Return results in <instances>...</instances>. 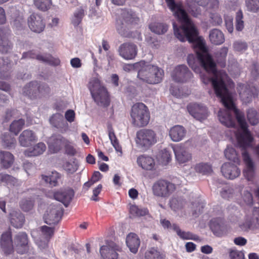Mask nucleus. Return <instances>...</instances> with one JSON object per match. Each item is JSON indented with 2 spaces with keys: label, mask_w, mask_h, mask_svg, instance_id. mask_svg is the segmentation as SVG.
Masks as SVG:
<instances>
[{
  "label": "nucleus",
  "mask_w": 259,
  "mask_h": 259,
  "mask_svg": "<svg viewBox=\"0 0 259 259\" xmlns=\"http://www.w3.org/2000/svg\"><path fill=\"white\" fill-rule=\"evenodd\" d=\"M165 2L168 7L181 23V26L178 27L176 22H173L175 35L182 42L187 40L190 42L196 44L199 50L196 54L198 60L206 72L213 75L211 77L201 75L202 82L205 84L211 83L215 94L221 99L222 103L227 109L234 108L235 105L223 77L226 74L217 70L215 63L208 53L205 44L198 37V30L187 13L183 9L182 4H176L175 0H165Z\"/></svg>",
  "instance_id": "obj_1"
},
{
  "label": "nucleus",
  "mask_w": 259,
  "mask_h": 259,
  "mask_svg": "<svg viewBox=\"0 0 259 259\" xmlns=\"http://www.w3.org/2000/svg\"><path fill=\"white\" fill-rule=\"evenodd\" d=\"M230 110H233L236 119L239 124L241 130H238L235 136L240 147L242 148V155L245 164V168L243 173L245 178L251 181L254 177V164L250 158L246 148L251 146L253 138L248 131L247 123L245 118L244 113L237 109L236 106L227 110H220L218 113V117L220 122L228 127H234L235 121L233 119Z\"/></svg>",
  "instance_id": "obj_2"
},
{
  "label": "nucleus",
  "mask_w": 259,
  "mask_h": 259,
  "mask_svg": "<svg viewBox=\"0 0 259 259\" xmlns=\"http://www.w3.org/2000/svg\"><path fill=\"white\" fill-rule=\"evenodd\" d=\"M131 122L133 126L143 127L149 122L150 113L147 106L143 103L134 104L130 111Z\"/></svg>",
  "instance_id": "obj_3"
},
{
  "label": "nucleus",
  "mask_w": 259,
  "mask_h": 259,
  "mask_svg": "<svg viewBox=\"0 0 259 259\" xmlns=\"http://www.w3.org/2000/svg\"><path fill=\"white\" fill-rule=\"evenodd\" d=\"M51 88L46 83L32 81L27 84L23 89V94L31 99L40 98L48 95Z\"/></svg>",
  "instance_id": "obj_4"
},
{
  "label": "nucleus",
  "mask_w": 259,
  "mask_h": 259,
  "mask_svg": "<svg viewBox=\"0 0 259 259\" xmlns=\"http://www.w3.org/2000/svg\"><path fill=\"white\" fill-rule=\"evenodd\" d=\"M176 186L168 181L160 179L156 181L152 187L153 195L161 198L168 197L175 190Z\"/></svg>",
  "instance_id": "obj_5"
},
{
  "label": "nucleus",
  "mask_w": 259,
  "mask_h": 259,
  "mask_svg": "<svg viewBox=\"0 0 259 259\" xmlns=\"http://www.w3.org/2000/svg\"><path fill=\"white\" fill-rule=\"evenodd\" d=\"M136 142L139 146L147 149L156 142V134L151 130H140L137 132Z\"/></svg>",
  "instance_id": "obj_6"
},
{
  "label": "nucleus",
  "mask_w": 259,
  "mask_h": 259,
  "mask_svg": "<svg viewBox=\"0 0 259 259\" xmlns=\"http://www.w3.org/2000/svg\"><path fill=\"white\" fill-rule=\"evenodd\" d=\"M63 209L60 205H51L45 215V222L50 225L57 224L61 219Z\"/></svg>",
  "instance_id": "obj_7"
},
{
  "label": "nucleus",
  "mask_w": 259,
  "mask_h": 259,
  "mask_svg": "<svg viewBox=\"0 0 259 259\" xmlns=\"http://www.w3.org/2000/svg\"><path fill=\"white\" fill-rule=\"evenodd\" d=\"M28 25L30 29L37 33L44 31L46 23L42 16L36 13H32L27 19Z\"/></svg>",
  "instance_id": "obj_8"
},
{
  "label": "nucleus",
  "mask_w": 259,
  "mask_h": 259,
  "mask_svg": "<svg viewBox=\"0 0 259 259\" xmlns=\"http://www.w3.org/2000/svg\"><path fill=\"white\" fill-rule=\"evenodd\" d=\"M0 247L6 255L12 254L14 251L12 233L10 228L4 232L0 238Z\"/></svg>",
  "instance_id": "obj_9"
},
{
  "label": "nucleus",
  "mask_w": 259,
  "mask_h": 259,
  "mask_svg": "<svg viewBox=\"0 0 259 259\" xmlns=\"http://www.w3.org/2000/svg\"><path fill=\"white\" fill-rule=\"evenodd\" d=\"M118 52L119 55L124 59L132 60L135 58L137 55L138 47L133 42H124L119 46Z\"/></svg>",
  "instance_id": "obj_10"
},
{
  "label": "nucleus",
  "mask_w": 259,
  "mask_h": 259,
  "mask_svg": "<svg viewBox=\"0 0 259 259\" xmlns=\"http://www.w3.org/2000/svg\"><path fill=\"white\" fill-rule=\"evenodd\" d=\"M29 239L27 234L24 232L17 234L14 238V243L17 253L23 254L29 250Z\"/></svg>",
  "instance_id": "obj_11"
},
{
  "label": "nucleus",
  "mask_w": 259,
  "mask_h": 259,
  "mask_svg": "<svg viewBox=\"0 0 259 259\" xmlns=\"http://www.w3.org/2000/svg\"><path fill=\"white\" fill-rule=\"evenodd\" d=\"M171 76L176 82H185L193 77V74L186 65H181L175 67Z\"/></svg>",
  "instance_id": "obj_12"
},
{
  "label": "nucleus",
  "mask_w": 259,
  "mask_h": 259,
  "mask_svg": "<svg viewBox=\"0 0 259 259\" xmlns=\"http://www.w3.org/2000/svg\"><path fill=\"white\" fill-rule=\"evenodd\" d=\"M150 71L148 77H146L143 72H141V75L144 78V81L149 84H156L159 83L162 79L164 75L163 70L156 66L148 68Z\"/></svg>",
  "instance_id": "obj_13"
},
{
  "label": "nucleus",
  "mask_w": 259,
  "mask_h": 259,
  "mask_svg": "<svg viewBox=\"0 0 259 259\" xmlns=\"http://www.w3.org/2000/svg\"><path fill=\"white\" fill-rule=\"evenodd\" d=\"M187 108L189 113L197 120H204L208 116L207 108L202 105L191 103L187 106Z\"/></svg>",
  "instance_id": "obj_14"
},
{
  "label": "nucleus",
  "mask_w": 259,
  "mask_h": 259,
  "mask_svg": "<svg viewBox=\"0 0 259 259\" xmlns=\"http://www.w3.org/2000/svg\"><path fill=\"white\" fill-rule=\"evenodd\" d=\"M238 92L241 100L245 104L251 102L252 99L257 96V89L254 87H250L248 85H240Z\"/></svg>",
  "instance_id": "obj_15"
},
{
  "label": "nucleus",
  "mask_w": 259,
  "mask_h": 259,
  "mask_svg": "<svg viewBox=\"0 0 259 259\" xmlns=\"http://www.w3.org/2000/svg\"><path fill=\"white\" fill-rule=\"evenodd\" d=\"M221 172L223 176L228 179L234 180L241 174L240 168L231 162H225L221 166Z\"/></svg>",
  "instance_id": "obj_16"
},
{
  "label": "nucleus",
  "mask_w": 259,
  "mask_h": 259,
  "mask_svg": "<svg viewBox=\"0 0 259 259\" xmlns=\"http://www.w3.org/2000/svg\"><path fill=\"white\" fill-rule=\"evenodd\" d=\"M91 94L94 101L99 106L107 107L109 105V95L105 88L100 87L96 92L91 91Z\"/></svg>",
  "instance_id": "obj_17"
},
{
  "label": "nucleus",
  "mask_w": 259,
  "mask_h": 259,
  "mask_svg": "<svg viewBox=\"0 0 259 259\" xmlns=\"http://www.w3.org/2000/svg\"><path fill=\"white\" fill-rule=\"evenodd\" d=\"M22 58L36 59L38 60L46 62L50 65L57 66L59 65L60 61L59 59L55 58L51 55L42 56L41 55H36L34 51H29L23 53Z\"/></svg>",
  "instance_id": "obj_18"
},
{
  "label": "nucleus",
  "mask_w": 259,
  "mask_h": 259,
  "mask_svg": "<svg viewBox=\"0 0 259 259\" xmlns=\"http://www.w3.org/2000/svg\"><path fill=\"white\" fill-rule=\"evenodd\" d=\"M162 226L164 228L169 229L172 227L173 230L175 231L177 235L182 239H192L196 240L195 235H193L189 232H185L182 231L179 226L176 224H173L171 225L170 222L166 219L161 220L160 221Z\"/></svg>",
  "instance_id": "obj_19"
},
{
  "label": "nucleus",
  "mask_w": 259,
  "mask_h": 259,
  "mask_svg": "<svg viewBox=\"0 0 259 259\" xmlns=\"http://www.w3.org/2000/svg\"><path fill=\"white\" fill-rule=\"evenodd\" d=\"M121 251V248L117 245L110 246L103 245L100 249V254L103 259H118V252Z\"/></svg>",
  "instance_id": "obj_20"
},
{
  "label": "nucleus",
  "mask_w": 259,
  "mask_h": 259,
  "mask_svg": "<svg viewBox=\"0 0 259 259\" xmlns=\"http://www.w3.org/2000/svg\"><path fill=\"white\" fill-rule=\"evenodd\" d=\"M209 227L216 236L221 237L227 232V227L221 218H214L210 221Z\"/></svg>",
  "instance_id": "obj_21"
},
{
  "label": "nucleus",
  "mask_w": 259,
  "mask_h": 259,
  "mask_svg": "<svg viewBox=\"0 0 259 259\" xmlns=\"http://www.w3.org/2000/svg\"><path fill=\"white\" fill-rule=\"evenodd\" d=\"M67 142V140L61 135L53 136L50 139L49 149L51 153H55L60 151L62 146Z\"/></svg>",
  "instance_id": "obj_22"
},
{
  "label": "nucleus",
  "mask_w": 259,
  "mask_h": 259,
  "mask_svg": "<svg viewBox=\"0 0 259 259\" xmlns=\"http://www.w3.org/2000/svg\"><path fill=\"white\" fill-rule=\"evenodd\" d=\"M9 31L4 28H0V52L3 54L10 52L12 49V45L8 38Z\"/></svg>",
  "instance_id": "obj_23"
},
{
  "label": "nucleus",
  "mask_w": 259,
  "mask_h": 259,
  "mask_svg": "<svg viewBox=\"0 0 259 259\" xmlns=\"http://www.w3.org/2000/svg\"><path fill=\"white\" fill-rule=\"evenodd\" d=\"M74 195V192L72 189H67L54 193L55 199L61 202L67 207L71 201Z\"/></svg>",
  "instance_id": "obj_24"
},
{
  "label": "nucleus",
  "mask_w": 259,
  "mask_h": 259,
  "mask_svg": "<svg viewBox=\"0 0 259 259\" xmlns=\"http://www.w3.org/2000/svg\"><path fill=\"white\" fill-rule=\"evenodd\" d=\"M186 133L187 131L183 126L176 125L169 129L168 135L172 141L178 142L184 139Z\"/></svg>",
  "instance_id": "obj_25"
},
{
  "label": "nucleus",
  "mask_w": 259,
  "mask_h": 259,
  "mask_svg": "<svg viewBox=\"0 0 259 259\" xmlns=\"http://www.w3.org/2000/svg\"><path fill=\"white\" fill-rule=\"evenodd\" d=\"M9 220L12 226L16 228L23 227L25 221V217L20 210H12L9 214Z\"/></svg>",
  "instance_id": "obj_26"
},
{
  "label": "nucleus",
  "mask_w": 259,
  "mask_h": 259,
  "mask_svg": "<svg viewBox=\"0 0 259 259\" xmlns=\"http://www.w3.org/2000/svg\"><path fill=\"white\" fill-rule=\"evenodd\" d=\"M174 151L176 158L179 163H184L191 159V154L182 146L176 147Z\"/></svg>",
  "instance_id": "obj_27"
},
{
  "label": "nucleus",
  "mask_w": 259,
  "mask_h": 259,
  "mask_svg": "<svg viewBox=\"0 0 259 259\" xmlns=\"http://www.w3.org/2000/svg\"><path fill=\"white\" fill-rule=\"evenodd\" d=\"M50 121L53 126L60 129L61 132H66L68 128L67 122L64 120L63 115L60 113L52 115Z\"/></svg>",
  "instance_id": "obj_28"
},
{
  "label": "nucleus",
  "mask_w": 259,
  "mask_h": 259,
  "mask_svg": "<svg viewBox=\"0 0 259 259\" xmlns=\"http://www.w3.org/2000/svg\"><path fill=\"white\" fill-rule=\"evenodd\" d=\"M137 162L139 166L146 170H152L155 166L154 159L151 156L146 155L139 156L137 158Z\"/></svg>",
  "instance_id": "obj_29"
},
{
  "label": "nucleus",
  "mask_w": 259,
  "mask_h": 259,
  "mask_svg": "<svg viewBox=\"0 0 259 259\" xmlns=\"http://www.w3.org/2000/svg\"><path fill=\"white\" fill-rule=\"evenodd\" d=\"M126 243L131 252L137 253L140 245V240L136 234L130 233L126 237Z\"/></svg>",
  "instance_id": "obj_30"
},
{
  "label": "nucleus",
  "mask_w": 259,
  "mask_h": 259,
  "mask_svg": "<svg viewBox=\"0 0 259 259\" xmlns=\"http://www.w3.org/2000/svg\"><path fill=\"white\" fill-rule=\"evenodd\" d=\"M36 140V136L34 133L30 130H24L19 137L20 145L23 147L29 146L32 142Z\"/></svg>",
  "instance_id": "obj_31"
},
{
  "label": "nucleus",
  "mask_w": 259,
  "mask_h": 259,
  "mask_svg": "<svg viewBox=\"0 0 259 259\" xmlns=\"http://www.w3.org/2000/svg\"><path fill=\"white\" fill-rule=\"evenodd\" d=\"M123 19L122 24L134 25L137 24L139 21L135 12L132 10H124L121 13Z\"/></svg>",
  "instance_id": "obj_32"
},
{
  "label": "nucleus",
  "mask_w": 259,
  "mask_h": 259,
  "mask_svg": "<svg viewBox=\"0 0 259 259\" xmlns=\"http://www.w3.org/2000/svg\"><path fill=\"white\" fill-rule=\"evenodd\" d=\"M209 38L210 42L215 45H220L225 41L223 33L218 29H213L210 31Z\"/></svg>",
  "instance_id": "obj_33"
},
{
  "label": "nucleus",
  "mask_w": 259,
  "mask_h": 259,
  "mask_svg": "<svg viewBox=\"0 0 259 259\" xmlns=\"http://www.w3.org/2000/svg\"><path fill=\"white\" fill-rule=\"evenodd\" d=\"M46 149V145L41 142L38 143L33 147L26 150L24 151V154L28 157L36 156L42 154Z\"/></svg>",
  "instance_id": "obj_34"
},
{
  "label": "nucleus",
  "mask_w": 259,
  "mask_h": 259,
  "mask_svg": "<svg viewBox=\"0 0 259 259\" xmlns=\"http://www.w3.org/2000/svg\"><path fill=\"white\" fill-rule=\"evenodd\" d=\"M14 161V157L10 152H0V163L4 167L6 168L10 167L13 163Z\"/></svg>",
  "instance_id": "obj_35"
},
{
  "label": "nucleus",
  "mask_w": 259,
  "mask_h": 259,
  "mask_svg": "<svg viewBox=\"0 0 259 259\" xmlns=\"http://www.w3.org/2000/svg\"><path fill=\"white\" fill-rule=\"evenodd\" d=\"M11 68L10 61L8 58H0V77L6 78L9 75Z\"/></svg>",
  "instance_id": "obj_36"
},
{
  "label": "nucleus",
  "mask_w": 259,
  "mask_h": 259,
  "mask_svg": "<svg viewBox=\"0 0 259 259\" xmlns=\"http://www.w3.org/2000/svg\"><path fill=\"white\" fill-rule=\"evenodd\" d=\"M228 52V48L223 47L214 54L218 64L222 68L226 66V57Z\"/></svg>",
  "instance_id": "obj_37"
},
{
  "label": "nucleus",
  "mask_w": 259,
  "mask_h": 259,
  "mask_svg": "<svg viewBox=\"0 0 259 259\" xmlns=\"http://www.w3.org/2000/svg\"><path fill=\"white\" fill-rule=\"evenodd\" d=\"M61 178V175L56 171H52L50 176L41 175V179L51 186L55 187L58 185V181Z\"/></svg>",
  "instance_id": "obj_38"
},
{
  "label": "nucleus",
  "mask_w": 259,
  "mask_h": 259,
  "mask_svg": "<svg viewBox=\"0 0 259 259\" xmlns=\"http://www.w3.org/2000/svg\"><path fill=\"white\" fill-rule=\"evenodd\" d=\"M33 5L37 9L42 12H46L51 9L52 0H33Z\"/></svg>",
  "instance_id": "obj_39"
},
{
  "label": "nucleus",
  "mask_w": 259,
  "mask_h": 259,
  "mask_svg": "<svg viewBox=\"0 0 259 259\" xmlns=\"http://www.w3.org/2000/svg\"><path fill=\"white\" fill-rule=\"evenodd\" d=\"M149 28L151 31L158 34L165 33L168 29V25L165 23L155 22L149 25Z\"/></svg>",
  "instance_id": "obj_40"
},
{
  "label": "nucleus",
  "mask_w": 259,
  "mask_h": 259,
  "mask_svg": "<svg viewBox=\"0 0 259 259\" xmlns=\"http://www.w3.org/2000/svg\"><path fill=\"white\" fill-rule=\"evenodd\" d=\"M195 170L202 175H208L212 172V166L208 163H199L195 165Z\"/></svg>",
  "instance_id": "obj_41"
},
{
  "label": "nucleus",
  "mask_w": 259,
  "mask_h": 259,
  "mask_svg": "<svg viewBox=\"0 0 259 259\" xmlns=\"http://www.w3.org/2000/svg\"><path fill=\"white\" fill-rule=\"evenodd\" d=\"M227 159L239 164L240 159L235 149L232 147H227L224 152Z\"/></svg>",
  "instance_id": "obj_42"
},
{
  "label": "nucleus",
  "mask_w": 259,
  "mask_h": 259,
  "mask_svg": "<svg viewBox=\"0 0 259 259\" xmlns=\"http://www.w3.org/2000/svg\"><path fill=\"white\" fill-rule=\"evenodd\" d=\"M84 16V10L80 7L76 9L71 18V22L75 26H77L81 22Z\"/></svg>",
  "instance_id": "obj_43"
},
{
  "label": "nucleus",
  "mask_w": 259,
  "mask_h": 259,
  "mask_svg": "<svg viewBox=\"0 0 259 259\" xmlns=\"http://www.w3.org/2000/svg\"><path fill=\"white\" fill-rule=\"evenodd\" d=\"M25 124V120L22 118L15 120L10 125V131L17 135L22 130Z\"/></svg>",
  "instance_id": "obj_44"
},
{
  "label": "nucleus",
  "mask_w": 259,
  "mask_h": 259,
  "mask_svg": "<svg viewBox=\"0 0 259 259\" xmlns=\"http://www.w3.org/2000/svg\"><path fill=\"white\" fill-rule=\"evenodd\" d=\"M108 136L111 144L115 150L121 153L122 148L119 144L118 139L115 136L113 129L111 127L108 128Z\"/></svg>",
  "instance_id": "obj_45"
},
{
  "label": "nucleus",
  "mask_w": 259,
  "mask_h": 259,
  "mask_svg": "<svg viewBox=\"0 0 259 259\" xmlns=\"http://www.w3.org/2000/svg\"><path fill=\"white\" fill-rule=\"evenodd\" d=\"M164 255L157 249L151 248L145 253V259H164Z\"/></svg>",
  "instance_id": "obj_46"
},
{
  "label": "nucleus",
  "mask_w": 259,
  "mask_h": 259,
  "mask_svg": "<svg viewBox=\"0 0 259 259\" xmlns=\"http://www.w3.org/2000/svg\"><path fill=\"white\" fill-rule=\"evenodd\" d=\"M246 113L247 119L251 125H256L259 123V115L256 110L250 108Z\"/></svg>",
  "instance_id": "obj_47"
},
{
  "label": "nucleus",
  "mask_w": 259,
  "mask_h": 259,
  "mask_svg": "<svg viewBox=\"0 0 259 259\" xmlns=\"http://www.w3.org/2000/svg\"><path fill=\"white\" fill-rule=\"evenodd\" d=\"M34 200L32 198H24L20 202V207L24 211H28L32 209Z\"/></svg>",
  "instance_id": "obj_48"
},
{
  "label": "nucleus",
  "mask_w": 259,
  "mask_h": 259,
  "mask_svg": "<svg viewBox=\"0 0 259 259\" xmlns=\"http://www.w3.org/2000/svg\"><path fill=\"white\" fill-rule=\"evenodd\" d=\"M140 63H142L140 65V67L138 68V77L144 81V78L141 75L140 73L143 72L144 75H146V77H148L150 74V71L148 70V68L153 66V65L148 64L144 61H141Z\"/></svg>",
  "instance_id": "obj_49"
},
{
  "label": "nucleus",
  "mask_w": 259,
  "mask_h": 259,
  "mask_svg": "<svg viewBox=\"0 0 259 259\" xmlns=\"http://www.w3.org/2000/svg\"><path fill=\"white\" fill-rule=\"evenodd\" d=\"M197 61H199L197 59V56L196 57L193 54H189L187 57L188 65L194 72L197 73L200 71V67L198 65Z\"/></svg>",
  "instance_id": "obj_50"
},
{
  "label": "nucleus",
  "mask_w": 259,
  "mask_h": 259,
  "mask_svg": "<svg viewBox=\"0 0 259 259\" xmlns=\"http://www.w3.org/2000/svg\"><path fill=\"white\" fill-rule=\"evenodd\" d=\"M40 230L44 238L50 240L54 236L55 228L44 225L40 227Z\"/></svg>",
  "instance_id": "obj_51"
},
{
  "label": "nucleus",
  "mask_w": 259,
  "mask_h": 259,
  "mask_svg": "<svg viewBox=\"0 0 259 259\" xmlns=\"http://www.w3.org/2000/svg\"><path fill=\"white\" fill-rule=\"evenodd\" d=\"M245 4L249 11L257 12L259 11V0H246Z\"/></svg>",
  "instance_id": "obj_52"
},
{
  "label": "nucleus",
  "mask_w": 259,
  "mask_h": 259,
  "mask_svg": "<svg viewBox=\"0 0 259 259\" xmlns=\"http://www.w3.org/2000/svg\"><path fill=\"white\" fill-rule=\"evenodd\" d=\"M3 141L4 146L8 148L14 147L16 143L15 138L9 134L5 135Z\"/></svg>",
  "instance_id": "obj_53"
},
{
  "label": "nucleus",
  "mask_w": 259,
  "mask_h": 259,
  "mask_svg": "<svg viewBox=\"0 0 259 259\" xmlns=\"http://www.w3.org/2000/svg\"><path fill=\"white\" fill-rule=\"evenodd\" d=\"M242 19L243 13L241 10H239L237 12L236 16V28L238 31H241L244 28Z\"/></svg>",
  "instance_id": "obj_54"
},
{
  "label": "nucleus",
  "mask_w": 259,
  "mask_h": 259,
  "mask_svg": "<svg viewBox=\"0 0 259 259\" xmlns=\"http://www.w3.org/2000/svg\"><path fill=\"white\" fill-rule=\"evenodd\" d=\"M65 170L68 174H73L78 169V165L74 162L71 163L70 162H66L63 165Z\"/></svg>",
  "instance_id": "obj_55"
},
{
  "label": "nucleus",
  "mask_w": 259,
  "mask_h": 259,
  "mask_svg": "<svg viewBox=\"0 0 259 259\" xmlns=\"http://www.w3.org/2000/svg\"><path fill=\"white\" fill-rule=\"evenodd\" d=\"M229 255L230 259H245L243 251L238 250L230 249Z\"/></svg>",
  "instance_id": "obj_56"
},
{
  "label": "nucleus",
  "mask_w": 259,
  "mask_h": 259,
  "mask_svg": "<svg viewBox=\"0 0 259 259\" xmlns=\"http://www.w3.org/2000/svg\"><path fill=\"white\" fill-rule=\"evenodd\" d=\"M170 207L175 211L182 207V202L177 198H172L169 202Z\"/></svg>",
  "instance_id": "obj_57"
},
{
  "label": "nucleus",
  "mask_w": 259,
  "mask_h": 259,
  "mask_svg": "<svg viewBox=\"0 0 259 259\" xmlns=\"http://www.w3.org/2000/svg\"><path fill=\"white\" fill-rule=\"evenodd\" d=\"M141 63L138 62L134 64H126L123 66V69L126 72H130L132 70H138Z\"/></svg>",
  "instance_id": "obj_58"
},
{
  "label": "nucleus",
  "mask_w": 259,
  "mask_h": 259,
  "mask_svg": "<svg viewBox=\"0 0 259 259\" xmlns=\"http://www.w3.org/2000/svg\"><path fill=\"white\" fill-rule=\"evenodd\" d=\"M233 48L235 51L241 52L245 51L247 48V45L245 42L237 41L234 43Z\"/></svg>",
  "instance_id": "obj_59"
},
{
  "label": "nucleus",
  "mask_w": 259,
  "mask_h": 259,
  "mask_svg": "<svg viewBox=\"0 0 259 259\" xmlns=\"http://www.w3.org/2000/svg\"><path fill=\"white\" fill-rule=\"evenodd\" d=\"M65 153L70 156H74L75 155L76 151L73 146L71 145L70 142L67 140V142L65 143L64 145Z\"/></svg>",
  "instance_id": "obj_60"
},
{
  "label": "nucleus",
  "mask_w": 259,
  "mask_h": 259,
  "mask_svg": "<svg viewBox=\"0 0 259 259\" xmlns=\"http://www.w3.org/2000/svg\"><path fill=\"white\" fill-rule=\"evenodd\" d=\"M161 158L162 163L164 164H167L171 159V156L170 152L166 150L162 151Z\"/></svg>",
  "instance_id": "obj_61"
},
{
  "label": "nucleus",
  "mask_w": 259,
  "mask_h": 259,
  "mask_svg": "<svg viewBox=\"0 0 259 259\" xmlns=\"http://www.w3.org/2000/svg\"><path fill=\"white\" fill-rule=\"evenodd\" d=\"M233 193V189L231 188H226L223 189L221 192V195L223 198L228 199L230 197H232Z\"/></svg>",
  "instance_id": "obj_62"
},
{
  "label": "nucleus",
  "mask_w": 259,
  "mask_h": 259,
  "mask_svg": "<svg viewBox=\"0 0 259 259\" xmlns=\"http://www.w3.org/2000/svg\"><path fill=\"white\" fill-rule=\"evenodd\" d=\"M243 200L247 205H251L253 204V197L252 194L248 191L244 192Z\"/></svg>",
  "instance_id": "obj_63"
},
{
  "label": "nucleus",
  "mask_w": 259,
  "mask_h": 259,
  "mask_svg": "<svg viewBox=\"0 0 259 259\" xmlns=\"http://www.w3.org/2000/svg\"><path fill=\"white\" fill-rule=\"evenodd\" d=\"M131 210L134 211L137 216H144L148 213V210L146 209H140L136 206H133Z\"/></svg>",
  "instance_id": "obj_64"
}]
</instances>
